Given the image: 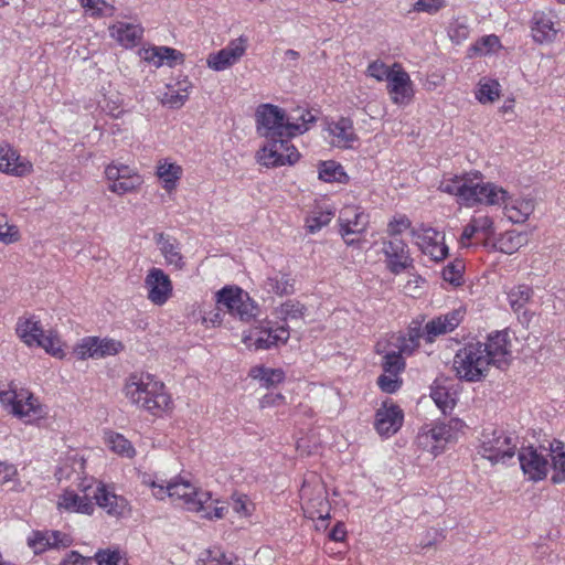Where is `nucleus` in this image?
<instances>
[{
	"mask_svg": "<svg viewBox=\"0 0 565 565\" xmlns=\"http://www.w3.org/2000/svg\"><path fill=\"white\" fill-rule=\"evenodd\" d=\"M256 130L265 139L294 138L306 132L316 117L306 109L287 113L273 104H260L255 111Z\"/></svg>",
	"mask_w": 565,
	"mask_h": 565,
	"instance_id": "f257e3e1",
	"label": "nucleus"
},
{
	"mask_svg": "<svg viewBox=\"0 0 565 565\" xmlns=\"http://www.w3.org/2000/svg\"><path fill=\"white\" fill-rule=\"evenodd\" d=\"M481 179L480 172L444 178L440 181L439 190L458 196L466 206H473L478 203L489 205L505 203L508 192L491 182L483 183Z\"/></svg>",
	"mask_w": 565,
	"mask_h": 565,
	"instance_id": "f03ea898",
	"label": "nucleus"
},
{
	"mask_svg": "<svg viewBox=\"0 0 565 565\" xmlns=\"http://www.w3.org/2000/svg\"><path fill=\"white\" fill-rule=\"evenodd\" d=\"M122 392L131 404L154 416L168 411L172 404L170 395L164 391V384L156 381L149 373L129 374Z\"/></svg>",
	"mask_w": 565,
	"mask_h": 565,
	"instance_id": "7ed1b4c3",
	"label": "nucleus"
},
{
	"mask_svg": "<svg viewBox=\"0 0 565 565\" xmlns=\"http://www.w3.org/2000/svg\"><path fill=\"white\" fill-rule=\"evenodd\" d=\"M484 351L482 342H470L458 350L454 359V369L460 380L479 382L486 377L489 364Z\"/></svg>",
	"mask_w": 565,
	"mask_h": 565,
	"instance_id": "20e7f679",
	"label": "nucleus"
},
{
	"mask_svg": "<svg viewBox=\"0 0 565 565\" xmlns=\"http://www.w3.org/2000/svg\"><path fill=\"white\" fill-rule=\"evenodd\" d=\"M518 437L503 429H484L480 437L478 454L492 465L504 462L515 455Z\"/></svg>",
	"mask_w": 565,
	"mask_h": 565,
	"instance_id": "39448f33",
	"label": "nucleus"
},
{
	"mask_svg": "<svg viewBox=\"0 0 565 565\" xmlns=\"http://www.w3.org/2000/svg\"><path fill=\"white\" fill-rule=\"evenodd\" d=\"M216 302L218 309L225 308L232 316L238 317L244 322L252 321L259 312L257 303L238 287L222 288L216 292Z\"/></svg>",
	"mask_w": 565,
	"mask_h": 565,
	"instance_id": "423d86ee",
	"label": "nucleus"
},
{
	"mask_svg": "<svg viewBox=\"0 0 565 565\" xmlns=\"http://www.w3.org/2000/svg\"><path fill=\"white\" fill-rule=\"evenodd\" d=\"M300 158V153L291 143V138L266 139V143L257 151L256 160L267 168L292 166Z\"/></svg>",
	"mask_w": 565,
	"mask_h": 565,
	"instance_id": "0eeeda50",
	"label": "nucleus"
},
{
	"mask_svg": "<svg viewBox=\"0 0 565 565\" xmlns=\"http://www.w3.org/2000/svg\"><path fill=\"white\" fill-rule=\"evenodd\" d=\"M411 235L423 254L428 255L434 262H441L448 255V247L445 245V235L430 226L422 224L418 228H412Z\"/></svg>",
	"mask_w": 565,
	"mask_h": 565,
	"instance_id": "6e6552de",
	"label": "nucleus"
},
{
	"mask_svg": "<svg viewBox=\"0 0 565 565\" xmlns=\"http://www.w3.org/2000/svg\"><path fill=\"white\" fill-rule=\"evenodd\" d=\"M255 329L257 330L255 335H246L244 342L247 345H254L256 350H268L278 344H285L290 337L289 326L274 328L270 321H262Z\"/></svg>",
	"mask_w": 565,
	"mask_h": 565,
	"instance_id": "1a4fd4ad",
	"label": "nucleus"
},
{
	"mask_svg": "<svg viewBox=\"0 0 565 565\" xmlns=\"http://www.w3.org/2000/svg\"><path fill=\"white\" fill-rule=\"evenodd\" d=\"M105 175L110 182L109 191L122 195L137 190L141 183V177L125 164H108L105 169Z\"/></svg>",
	"mask_w": 565,
	"mask_h": 565,
	"instance_id": "9d476101",
	"label": "nucleus"
},
{
	"mask_svg": "<svg viewBox=\"0 0 565 565\" xmlns=\"http://www.w3.org/2000/svg\"><path fill=\"white\" fill-rule=\"evenodd\" d=\"M403 422L402 408L391 399H386L375 413L374 427L379 435L390 437L401 429Z\"/></svg>",
	"mask_w": 565,
	"mask_h": 565,
	"instance_id": "9b49d317",
	"label": "nucleus"
},
{
	"mask_svg": "<svg viewBox=\"0 0 565 565\" xmlns=\"http://www.w3.org/2000/svg\"><path fill=\"white\" fill-rule=\"evenodd\" d=\"M547 454L533 446L523 447L519 451V461L524 475L532 481H540L546 478L550 463Z\"/></svg>",
	"mask_w": 565,
	"mask_h": 565,
	"instance_id": "f8f14e48",
	"label": "nucleus"
},
{
	"mask_svg": "<svg viewBox=\"0 0 565 565\" xmlns=\"http://www.w3.org/2000/svg\"><path fill=\"white\" fill-rule=\"evenodd\" d=\"M382 252L385 255L387 269L395 275L413 267L407 244L399 238L383 241Z\"/></svg>",
	"mask_w": 565,
	"mask_h": 565,
	"instance_id": "ddd939ff",
	"label": "nucleus"
},
{
	"mask_svg": "<svg viewBox=\"0 0 565 565\" xmlns=\"http://www.w3.org/2000/svg\"><path fill=\"white\" fill-rule=\"evenodd\" d=\"M247 49V39L239 36L231 41L224 49L207 57V66L214 71H224L239 61Z\"/></svg>",
	"mask_w": 565,
	"mask_h": 565,
	"instance_id": "4468645a",
	"label": "nucleus"
},
{
	"mask_svg": "<svg viewBox=\"0 0 565 565\" xmlns=\"http://www.w3.org/2000/svg\"><path fill=\"white\" fill-rule=\"evenodd\" d=\"M509 334L507 331H497L494 334L488 337V341L482 343L486 349L484 355L488 364L494 365L500 370L509 365L511 352L509 349Z\"/></svg>",
	"mask_w": 565,
	"mask_h": 565,
	"instance_id": "2eb2a0df",
	"label": "nucleus"
},
{
	"mask_svg": "<svg viewBox=\"0 0 565 565\" xmlns=\"http://www.w3.org/2000/svg\"><path fill=\"white\" fill-rule=\"evenodd\" d=\"M148 299L158 306L167 302L172 294V282L169 276L160 268H151L145 279Z\"/></svg>",
	"mask_w": 565,
	"mask_h": 565,
	"instance_id": "dca6fc26",
	"label": "nucleus"
},
{
	"mask_svg": "<svg viewBox=\"0 0 565 565\" xmlns=\"http://www.w3.org/2000/svg\"><path fill=\"white\" fill-rule=\"evenodd\" d=\"M0 402L11 406L12 413L22 418L31 415L40 416L41 408L31 393L18 394L14 390L0 391Z\"/></svg>",
	"mask_w": 565,
	"mask_h": 565,
	"instance_id": "f3484780",
	"label": "nucleus"
},
{
	"mask_svg": "<svg viewBox=\"0 0 565 565\" xmlns=\"http://www.w3.org/2000/svg\"><path fill=\"white\" fill-rule=\"evenodd\" d=\"M387 89L395 104H408L413 97V83L411 77L398 63L393 64V74L387 82Z\"/></svg>",
	"mask_w": 565,
	"mask_h": 565,
	"instance_id": "a211bd4d",
	"label": "nucleus"
},
{
	"mask_svg": "<svg viewBox=\"0 0 565 565\" xmlns=\"http://www.w3.org/2000/svg\"><path fill=\"white\" fill-rule=\"evenodd\" d=\"M93 498L96 504L111 516L121 518L130 511L128 501L124 497L109 491L105 484L100 483L96 487L93 491Z\"/></svg>",
	"mask_w": 565,
	"mask_h": 565,
	"instance_id": "6ab92c4d",
	"label": "nucleus"
},
{
	"mask_svg": "<svg viewBox=\"0 0 565 565\" xmlns=\"http://www.w3.org/2000/svg\"><path fill=\"white\" fill-rule=\"evenodd\" d=\"M340 234L342 237L351 234H362L369 225V215L358 206H345L339 215Z\"/></svg>",
	"mask_w": 565,
	"mask_h": 565,
	"instance_id": "aec40b11",
	"label": "nucleus"
},
{
	"mask_svg": "<svg viewBox=\"0 0 565 565\" xmlns=\"http://www.w3.org/2000/svg\"><path fill=\"white\" fill-rule=\"evenodd\" d=\"M462 319L463 311L461 309H454L446 315L433 318L426 323V342L431 343L437 337L454 331L460 324Z\"/></svg>",
	"mask_w": 565,
	"mask_h": 565,
	"instance_id": "412c9836",
	"label": "nucleus"
},
{
	"mask_svg": "<svg viewBox=\"0 0 565 565\" xmlns=\"http://www.w3.org/2000/svg\"><path fill=\"white\" fill-rule=\"evenodd\" d=\"M531 24L532 38L536 43H551L556 39L558 30L550 14L543 11L535 12Z\"/></svg>",
	"mask_w": 565,
	"mask_h": 565,
	"instance_id": "4be33fe9",
	"label": "nucleus"
},
{
	"mask_svg": "<svg viewBox=\"0 0 565 565\" xmlns=\"http://www.w3.org/2000/svg\"><path fill=\"white\" fill-rule=\"evenodd\" d=\"M32 169L30 162L25 161L8 145L0 147V171L22 177L28 174Z\"/></svg>",
	"mask_w": 565,
	"mask_h": 565,
	"instance_id": "5701e85b",
	"label": "nucleus"
},
{
	"mask_svg": "<svg viewBox=\"0 0 565 565\" xmlns=\"http://www.w3.org/2000/svg\"><path fill=\"white\" fill-rule=\"evenodd\" d=\"M329 131L333 136V145L339 148H350L358 140L353 121L348 117H341L331 124Z\"/></svg>",
	"mask_w": 565,
	"mask_h": 565,
	"instance_id": "b1692460",
	"label": "nucleus"
},
{
	"mask_svg": "<svg viewBox=\"0 0 565 565\" xmlns=\"http://www.w3.org/2000/svg\"><path fill=\"white\" fill-rule=\"evenodd\" d=\"M57 505L66 511L92 514L94 512V503L89 499V494L79 497L73 490H65L58 499Z\"/></svg>",
	"mask_w": 565,
	"mask_h": 565,
	"instance_id": "393cba45",
	"label": "nucleus"
},
{
	"mask_svg": "<svg viewBox=\"0 0 565 565\" xmlns=\"http://www.w3.org/2000/svg\"><path fill=\"white\" fill-rule=\"evenodd\" d=\"M110 35L122 46L132 47L137 45L142 36V29L139 25L117 22L109 28Z\"/></svg>",
	"mask_w": 565,
	"mask_h": 565,
	"instance_id": "a878e982",
	"label": "nucleus"
},
{
	"mask_svg": "<svg viewBox=\"0 0 565 565\" xmlns=\"http://www.w3.org/2000/svg\"><path fill=\"white\" fill-rule=\"evenodd\" d=\"M548 456L552 459V468L554 473L551 478L553 483L565 482V444L561 440L554 439L550 444Z\"/></svg>",
	"mask_w": 565,
	"mask_h": 565,
	"instance_id": "bb28decb",
	"label": "nucleus"
},
{
	"mask_svg": "<svg viewBox=\"0 0 565 565\" xmlns=\"http://www.w3.org/2000/svg\"><path fill=\"white\" fill-rule=\"evenodd\" d=\"M17 334L29 347L34 345L35 341L43 335V328L34 317L19 319L17 323Z\"/></svg>",
	"mask_w": 565,
	"mask_h": 565,
	"instance_id": "cd10ccee",
	"label": "nucleus"
},
{
	"mask_svg": "<svg viewBox=\"0 0 565 565\" xmlns=\"http://www.w3.org/2000/svg\"><path fill=\"white\" fill-rule=\"evenodd\" d=\"M156 243L160 246V250L168 264L179 269L183 267V257L175 239L171 241L163 233H159L156 236Z\"/></svg>",
	"mask_w": 565,
	"mask_h": 565,
	"instance_id": "c85d7f7f",
	"label": "nucleus"
},
{
	"mask_svg": "<svg viewBox=\"0 0 565 565\" xmlns=\"http://www.w3.org/2000/svg\"><path fill=\"white\" fill-rule=\"evenodd\" d=\"M199 490L186 481L169 482L167 484L168 497L174 502H182L183 507L189 510V502L193 501L194 493Z\"/></svg>",
	"mask_w": 565,
	"mask_h": 565,
	"instance_id": "c756f323",
	"label": "nucleus"
},
{
	"mask_svg": "<svg viewBox=\"0 0 565 565\" xmlns=\"http://www.w3.org/2000/svg\"><path fill=\"white\" fill-rule=\"evenodd\" d=\"M295 279L289 274L277 273L265 281V288L268 292L278 296L291 295L295 291Z\"/></svg>",
	"mask_w": 565,
	"mask_h": 565,
	"instance_id": "7c9ffc66",
	"label": "nucleus"
},
{
	"mask_svg": "<svg viewBox=\"0 0 565 565\" xmlns=\"http://www.w3.org/2000/svg\"><path fill=\"white\" fill-rule=\"evenodd\" d=\"M146 60L152 62L157 67L161 66L164 61L169 66H174L177 61H183V54L168 46H159L147 51Z\"/></svg>",
	"mask_w": 565,
	"mask_h": 565,
	"instance_id": "2f4dec72",
	"label": "nucleus"
},
{
	"mask_svg": "<svg viewBox=\"0 0 565 565\" xmlns=\"http://www.w3.org/2000/svg\"><path fill=\"white\" fill-rule=\"evenodd\" d=\"M306 311V306L295 299L287 300L276 309L277 318L285 322L282 326H288V321L302 320Z\"/></svg>",
	"mask_w": 565,
	"mask_h": 565,
	"instance_id": "473e14b6",
	"label": "nucleus"
},
{
	"mask_svg": "<svg viewBox=\"0 0 565 565\" xmlns=\"http://www.w3.org/2000/svg\"><path fill=\"white\" fill-rule=\"evenodd\" d=\"M213 507H215V500L207 491L199 490L194 493L193 501L189 502V511L200 513L202 518L212 520Z\"/></svg>",
	"mask_w": 565,
	"mask_h": 565,
	"instance_id": "72a5a7b5",
	"label": "nucleus"
},
{
	"mask_svg": "<svg viewBox=\"0 0 565 565\" xmlns=\"http://www.w3.org/2000/svg\"><path fill=\"white\" fill-rule=\"evenodd\" d=\"M526 234L509 231L504 233L497 243V248L504 254H513L526 243Z\"/></svg>",
	"mask_w": 565,
	"mask_h": 565,
	"instance_id": "f704fd0d",
	"label": "nucleus"
},
{
	"mask_svg": "<svg viewBox=\"0 0 565 565\" xmlns=\"http://www.w3.org/2000/svg\"><path fill=\"white\" fill-rule=\"evenodd\" d=\"M250 376L254 379H259L262 385L266 388H269L284 382L285 372L281 369H267L259 366L250 371Z\"/></svg>",
	"mask_w": 565,
	"mask_h": 565,
	"instance_id": "c9c22d12",
	"label": "nucleus"
},
{
	"mask_svg": "<svg viewBox=\"0 0 565 565\" xmlns=\"http://www.w3.org/2000/svg\"><path fill=\"white\" fill-rule=\"evenodd\" d=\"M319 179L324 182H343L347 174L340 163L329 160L320 163Z\"/></svg>",
	"mask_w": 565,
	"mask_h": 565,
	"instance_id": "e433bc0d",
	"label": "nucleus"
},
{
	"mask_svg": "<svg viewBox=\"0 0 565 565\" xmlns=\"http://www.w3.org/2000/svg\"><path fill=\"white\" fill-rule=\"evenodd\" d=\"M157 174L163 180L164 189L169 190L175 186L177 181L181 178L182 169L175 163L164 161L158 166Z\"/></svg>",
	"mask_w": 565,
	"mask_h": 565,
	"instance_id": "4c0bfd02",
	"label": "nucleus"
},
{
	"mask_svg": "<svg viewBox=\"0 0 565 565\" xmlns=\"http://www.w3.org/2000/svg\"><path fill=\"white\" fill-rule=\"evenodd\" d=\"M73 353L78 360H85L87 358L99 359L98 338L86 337L82 339V341L74 347Z\"/></svg>",
	"mask_w": 565,
	"mask_h": 565,
	"instance_id": "58836bf2",
	"label": "nucleus"
},
{
	"mask_svg": "<svg viewBox=\"0 0 565 565\" xmlns=\"http://www.w3.org/2000/svg\"><path fill=\"white\" fill-rule=\"evenodd\" d=\"M499 88L500 84L494 79L480 81L476 97L482 104L493 103L499 97Z\"/></svg>",
	"mask_w": 565,
	"mask_h": 565,
	"instance_id": "ea45409f",
	"label": "nucleus"
},
{
	"mask_svg": "<svg viewBox=\"0 0 565 565\" xmlns=\"http://www.w3.org/2000/svg\"><path fill=\"white\" fill-rule=\"evenodd\" d=\"M533 212V204L531 201L520 202L518 205L505 206V215L513 223L525 222Z\"/></svg>",
	"mask_w": 565,
	"mask_h": 565,
	"instance_id": "a19ab883",
	"label": "nucleus"
},
{
	"mask_svg": "<svg viewBox=\"0 0 565 565\" xmlns=\"http://www.w3.org/2000/svg\"><path fill=\"white\" fill-rule=\"evenodd\" d=\"M426 326L422 328L420 326L409 327L408 330V339L403 338L402 343L399 345L401 352L412 353L419 345V340L425 339Z\"/></svg>",
	"mask_w": 565,
	"mask_h": 565,
	"instance_id": "79ce46f5",
	"label": "nucleus"
},
{
	"mask_svg": "<svg viewBox=\"0 0 565 565\" xmlns=\"http://www.w3.org/2000/svg\"><path fill=\"white\" fill-rule=\"evenodd\" d=\"M533 291L529 286H518L508 294L510 306L514 311L520 310L530 300Z\"/></svg>",
	"mask_w": 565,
	"mask_h": 565,
	"instance_id": "37998d69",
	"label": "nucleus"
},
{
	"mask_svg": "<svg viewBox=\"0 0 565 565\" xmlns=\"http://www.w3.org/2000/svg\"><path fill=\"white\" fill-rule=\"evenodd\" d=\"M465 265L462 260L456 259L443 269V278L454 286L461 285Z\"/></svg>",
	"mask_w": 565,
	"mask_h": 565,
	"instance_id": "c03bdc74",
	"label": "nucleus"
},
{
	"mask_svg": "<svg viewBox=\"0 0 565 565\" xmlns=\"http://www.w3.org/2000/svg\"><path fill=\"white\" fill-rule=\"evenodd\" d=\"M34 345L43 348L47 353H50L53 356H62L63 351L61 349V342L56 334L53 332H50L49 334H45L43 332V335L35 341Z\"/></svg>",
	"mask_w": 565,
	"mask_h": 565,
	"instance_id": "a18cd8bd",
	"label": "nucleus"
},
{
	"mask_svg": "<svg viewBox=\"0 0 565 565\" xmlns=\"http://www.w3.org/2000/svg\"><path fill=\"white\" fill-rule=\"evenodd\" d=\"M385 373L398 375L405 367V362L399 352H388L384 355L382 363Z\"/></svg>",
	"mask_w": 565,
	"mask_h": 565,
	"instance_id": "49530a36",
	"label": "nucleus"
},
{
	"mask_svg": "<svg viewBox=\"0 0 565 565\" xmlns=\"http://www.w3.org/2000/svg\"><path fill=\"white\" fill-rule=\"evenodd\" d=\"M332 212L330 211H321L315 213L311 216L306 218V228L309 233L313 234L320 231L323 226H327L332 218Z\"/></svg>",
	"mask_w": 565,
	"mask_h": 565,
	"instance_id": "de8ad7c7",
	"label": "nucleus"
},
{
	"mask_svg": "<svg viewBox=\"0 0 565 565\" xmlns=\"http://www.w3.org/2000/svg\"><path fill=\"white\" fill-rule=\"evenodd\" d=\"M430 435V438H434L435 441L441 446V451L445 448V445L451 440L452 438V428L450 425L445 423L436 424L434 427L427 430Z\"/></svg>",
	"mask_w": 565,
	"mask_h": 565,
	"instance_id": "09e8293b",
	"label": "nucleus"
},
{
	"mask_svg": "<svg viewBox=\"0 0 565 565\" xmlns=\"http://www.w3.org/2000/svg\"><path fill=\"white\" fill-rule=\"evenodd\" d=\"M8 483H12L11 489H15V486L17 489L19 488L18 469L12 463L0 461V484L4 486Z\"/></svg>",
	"mask_w": 565,
	"mask_h": 565,
	"instance_id": "8fccbe9b",
	"label": "nucleus"
},
{
	"mask_svg": "<svg viewBox=\"0 0 565 565\" xmlns=\"http://www.w3.org/2000/svg\"><path fill=\"white\" fill-rule=\"evenodd\" d=\"M430 396L444 414H446L448 409H452L455 405L454 398L450 397V394L445 387L433 390Z\"/></svg>",
	"mask_w": 565,
	"mask_h": 565,
	"instance_id": "3c124183",
	"label": "nucleus"
},
{
	"mask_svg": "<svg viewBox=\"0 0 565 565\" xmlns=\"http://www.w3.org/2000/svg\"><path fill=\"white\" fill-rule=\"evenodd\" d=\"M97 565H121L122 557L119 551L98 550L92 557Z\"/></svg>",
	"mask_w": 565,
	"mask_h": 565,
	"instance_id": "603ef678",
	"label": "nucleus"
},
{
	"mask_svg": "<svg viewBox=\"0 0 565 565\" xmlns=\"http://www.w3.org/2000/svg\"><path fill=\"white\" fill-rule=\"evenodd\" d=\"M111 449L122 456L131 458L135 455V449L131 443L126 439L122 435H115L110 438Z\"/></svg>",
	"mask_w": 565,
	"mask_h": 565,
	"instance_id": "864d4df0",
	"label": "nucleus"
},
{
	"mask_svg": "<svg viewBox=\"0 0 565 565\" xmlns=\"http://www.w3.org/2000/svg\"><path fill=\"white\" fill-rule=\"evenodd\" d=\"M500 45L499 38L497 35H487L481 38L478 42H476L470 50L476 54L483 55Z\"/></svg>",
	"mask_w": 565,
	"mask_h": 565,
	"instance_id": "5fc2aeb1",
	"label": "nucleus"
},
{
	"mask_svg": "<svg viewBox=\"0 0 565 565\" xmlns=\"http://www.w3.org/2000/svg\"><path fill=\"white\" fill-rule=\"evenodd\" d=\"M411 226L412 222L406 215H396L387 224V234L390 236H397L411 228Z\"/></svg>",
	"mask_w": 565,
	"mask_h": 565,
	"instance_id": "6e6d98bb",
	"label": "nucleus"
},
{
	"mask_svg": "<svg viewBox=\"0 0 565 565\" xmlns=\"http://www.w3.org/2000/svg\"><path fill=\"white\" fill-rule=\"evenodd\" d=\"M366 73L369 76L374 77L380 82L384 79L388 82L393 74V67L388 68L383 62L374 61L369 64Z\"/></svg>",
	"mask_w": 565,
	"mask_h": 565,
	"instance_id": "4d7b16f0",
	"label": "nucleus"
},
{
	"mask_svg": "<svg viewBox=\"0 0 565 565\" xmlns=\"http://www.w3.org/2000/svg\"><path fill=\"white\" fill-rule=\"evenodd\" d=\"M124 350V344L114 339H99L98 338V352L99 359L108 355H115Z\"/></svg>",
	"mask_w": 565,
	"mask_h": 565,
	"instance_id": "13d9d810",
	"label": "nucleus"
},
{
	"mask_svg": "<svg viewBox=\"0 0 565 565\" xmlns=\"http://www.w3.org/2000/svg\"><path fill=\"white\" fill-rule=\"evenodd\" d=\"M3 217H0V242L4 244H12L20 239V232L15 225H9L7 222H2Z\"/></svg>",
	"mask_w": 565,
	"mask_h": 565,
	"instance_id": "bf43d9fd",
	"label": "nucleus"
},
{
	"mask_svg": "<svg viewBox=\"0 0 565 565\" xmlns=\"http://www.w3.org/2000/svg\"><path fill=\"white\" fill-rule=\"evenodd\" d=\"M44 533L50 541V548L68 547L73 542L70 535L60 531H46Z\"/></svg>",
	"mask_w": 565,
	"mask_h": 565,
	"instance_id": "052dcab7",
	"label": "nucleus"
},
{
	"mask_svg": "<svg viewBox=\"0 0 565 565\" xmlns=\"http://www.w3.org/2000/svg\"><path fill=\"white\" fill-rule=\"evenodd\" d=\"M417 444L424 450L437 456L441 452V446H439L427 430H423L417 436Z\"/></svg>",
	"mask_w": 565,
	"mask_h": 565,
	"instance_id": "680f3d73",
	"label": "nucleus"
},
{
	"mask_svg": "<svg viewBox=\"0 0 565 565\" xmlns=\"http://www.w3.org/2000/svg\"><path fill=\"white\" fill-rule=\"evenodd\" d=\"M445 7L444 0H417L413 4V10L416 12L436 13Z\"/></svg>",
	"mask_w": 565,
	"mask_h": 565,
	"instance_id": "e2e57ef3",
	"label": "nucleus"
},
{
	"mask_svg": "<svg viewBox=\"0 0 565 565\" xmlns=\"http://www.w3.org/2000/svg\"><path fill=\"white\" fill-rule=\"evenodd\" d=\"M377 384L383 392L392 394L399 388L402 381L398 380L397 375L394 376L392 374H383L379 376Z\"/></svg>",
	"mask_w": 565,
	"mask_h": 565,
	"instance_id": "0e129e2a",
	"label": "nucleus"
},
{
	"mask_svg": "<svg viewBox=\"0 0 565 565\" xmlns=\"http://www.w3.org/2000/svg\"><path fill=\"white\" fill-rule=\"evenodd\" d=\"M188 94H181L177 90H169L164 93L161 102L163 105H167L171 108H180L184 105V103L188 100Z\"/></svg>",
	"mask_w": 565,
	"mask_h": 565,
	"instance_id": "69168bd1",
	"label": "nucleus"
},
{
	"mask_svg": "<svg viewBox=\"0 0 565 565\" xmlns=\"http://www.w3.org/2000/svg\"><path fill=\"white\" fill-rule=\"evenodd\" d=\"M49 543L50 541L46 539L45 533L41 531L33 532L32 536L28 539L29 546L36 554L50 548Z\"/></svg>",
	"mask_w": 565,
	"mask_h": 565,
	"instance_id": "338daca9",
	"label": "nucleus"
},
{
	"mask_svg": "<svg viewBox=\"0 0 565 565\" xmlns=\"http://www.w3.org/2000/svg\"><path fill=\"white\" fill-rule=\"evenodd\" d=\"M93 561L92 557H85L79 554L77 551H71L66 554V556L60 562L58 565H86Z\"/></svg>",
	"mask_w": 565,
	"mask_h": 565,
	"instance_id": "774afa93",
	"label": "nucleus"
}]
</instances>
